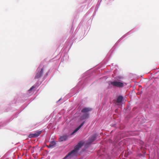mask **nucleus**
Listing matches in <instances>:
<instances>
[{
  "mask_svg": "<svg viewBox=\"0 0 159 159\" xmlns=\"http://www.w3.org/2000/svg\"><path fill=\"white\" fill-rule=\"evenodd\" d=\"M84 143L82 141L79 142L74 148V149L69 152L63 159H69L72 157L76 155L80 148L84 144Z\"/></svg>",
  "mask_w": 159,
  "mask_h": 159,
  "instance_id": "nucleus-1",
  "label": "nucleus"
},
{
  "mask_svg": "<svg viewBox=\"0 0 159 159\" xmlns=\"http://www.w3.org/2000/svg\"><path fill=\"white\" fill-rule=\"evenodd\" d=\"M127 85L126 83L123 81H120L118 80L114 79L112 81H109L108 82V88H111L112 87H117L122 88L124 87V84Z\"/></svg>",
  "mask_w": 159,
  "mask_h": 159,
  "instance_id": "nucleus-2",
  "label": "nucleus"
},
{
  "mask_svg": "<svg viewBox=\"0 0 159 159\" xmlns=\"http://www.w3.org/2000/svg\"><path fill=\"white\" fill-rule=\"evenodd\" d=\"M93 109L90 107H84L81 111L84 114L80 117L81 120H83L88 119L90 117L89 111H92Z\"/></svg>",
  "mask_w": 159,
  "mask_h": 159,
  "instance_id": "nucleus-3",
  "label": "nucleus"
},
{
  "mask_svg": "<svg viewBox=\"0 0 159 159\" xmlns=\"http://www.w3.org/2000/svg\"><path fill=\"white\" fill-rule=\"evenodd\" d=\"M43 67L40 65L36 71L34 77L35 79H38L42 76L43 72Z\"/></svg>",
  "mask_w": 159,
  "mask_h": 159,
  "instance_id": "nucleus-4",
  "label": "nucleus"
},
{
  "mask_svg": "<svg viewBox=\"0 0 159 159\" xmlns=\"http://www.w3.org/2000/svg\"><path fill=\"white\" fill-rule=\"evenodd\" d=\"M98 136V135L96 133L93 134L89 138L87 143L89 144H91L96 140Z\"/></svg>",
  "mask_w": 159,
  "mask_h": 159,
  "instance_id": "nucleus-5",
  "label": "nucleus"
},
{
  "mask_svg": "<svg viewBox=\"0 0 159 159\" xmlns=\"http://www.w3.org/2000/svg\"><path fill=\"white\" fill-rule=\"evenodd\" d=\"M109 1H100V2H98V4L96 5V9L95 10V12H96L98 10V9L99 7V6H100V4L101 2L106 3V4H108V2H109Z\"/></svg>",
  "mask_w": 159,
  "mask_h": 159,
  "instance_id": "nucleus-6",
  "label": "nucleus"
},
{
  "mask_svg": "<svg viewBox=\"0 0 159 159\" xmlns=\"http://www.w3.org/2000/svg\"><path fill=\"white\" fill-rule=\"evenodd\" d=\"M85 122V121H83L82 123L77 128L75 129L74 131L71 134V135H73L83 125Z\"/></svg>",
  "mask_w": 159,
  "mask_h": 159,
  "instance_id": "nucleus-7",
  "label": "nucleus"
},
{
  "mask_svg": "<svg viewBox=\"0 0 159 159\" xmlns=\"http://www.w3.org/2000/svg\"><path fill=\"white\" fill-rule=\"evenodd\" d=\"M68 138V136L67 135H64L61 136L59 139V141L61 142L66 141Z\"/></svg>",
  "mask_w": 159,
  "mask_h": 159,
  "instance_id": "nucleus-8",
  "label": "nucleus"
},
{
  "mask_svg": "<svg viewBox=\"0 0 159 159\" xmlns=\"http://www.w3.org/2000/svg\"><path fill=\"white\" fill-rule=\"evenodd\" d=\"M56 144V142L55 141H51L50 142L49 144L47 146L48 148H53L55 147Z\"/></svg>",
  "mask_w": 159,
  "mask_h": 159,
  "instance_id": "nucleus-9",
  "label": "nucleus"
},
{
  "mask_svg": "<svg viewBox=\"0 0 159 159\" xmlns=\"http://www.w3.org/2000/svg\"><path fill=\"white\" fill-rule=\"evenodd\" d=\"M68 58V56L66 53H64L62 56L61 61H63L67 60Z\"/></svg>",
  "mask_w": 159,
  "mask_h": 159,
  "instance_id": "nucleus-10",
  "label": "nucleus"
},
{
  "mask_svg": "<svg viewBox=\"0 0 159 159\" xmlns=\"http://www.w3.org/2000/svg\"><path fill=\"white\" fill-rule=\"evenodd\" d=\"M35 88L34 85L28 91L27 95V96H30L31 95L32 93V90Z\"/></svg>",
  "mask_w": 159,
  "mask_h": 159,
  "instance_id": "nucleus-11",
  "label": "nucleus"
},
{
  "mask_svg": "<svg viewBox=\"0 0 159 159\" xmlns=\"http://www.w3.org/2000/svg\"><path fill=\"white\" fill-rule=\"evenodd\" d=\"M123 97L121 95L119 96L117 99V102L118 103H121L123 99Z\"/></svg>",
  "mask_w": 159,
  "mask_h": 159,
  "instance_id": "nucleus-12",
  "label": "nucleus"
},
{
  "mask_svg": "<svg viewBox=\"0 0 159 159\" xmlns=\"http://www.w3.org/2000/svg\"><path fill=\"white\" fill-rule=\"evenodd\" d=\"M131 33V31H129L126 34L124 35L120 39H119V40L117 42V43H116V44H117V43H118L122 39H123L124 38H125V37H126V36H128L129 34H130Z\"/></svg>",
  "mask_w": 159,
  "mask_h": 159,
  "instance_id": "nucleus-13",
  "label": "nucleus"
},
{
  "mask_svg": "<svg viewBox=\"0 0 159 159\" xmlns=\"http://www.w3.org/2000/svg\"><path fill=\"white\" fill-rule=\"evenodd\" d=\"M42 133V131H38L34 133L35 137H37L39 136Z\"/></svg>",
  "mask_w": 159,
  "mask_h": 159,
  "instance_id": "nucleus-14",
  "label": "nucleus"
},
{
  "mask_svg": "<svg viewBox=\"0 0 159 159\" xmlns=\"http://www.w3.org/2000/svg\"><path fill=\"white\" fill-rule=\"evenodd\" d=\"M29 137L30 138H35L34 133L30 134Z\"/></svg>",
  "mask_w": 159,
  "mask_h": 159,
  "instance_id": "nucleus-15",
  "label": "nucleus"
},
{
  "mask_svg": "<svg viewBox=\"0 0 159 159\" xmlns=\"http://www.w3.org/2000/svg\"><path fill=\"white\" fill-rule=\"evenodd\" d=\"M2 125V123H0V126H1V127H3L4 126Z\"/></svg>",
  "mask_w": 159,
  "mask_h": 159,
  "instance_id": "nucleus-16",
  "label": "nucleus"
},
{
  "mask_svg": "<svg viewBox=\"0 0 159 159\" xmlns=\"http://www.w3.org/2000/svg\"><path fill=\"white\" fill-rule=\"evenodd\" d=\"M61 100V98H60L57 101V102H59Z\"/></svg>",
  "mask_w": 159,
  "mask_h": 159,
  "instance_id": "nucleus-17",
  "label": "nucleus"
},
{
  "mask_svg": "<svg viewBox=\"0 0 159 159\" xmlns=\"http://www.w3.org/2000/svg\"><path fill=\"white\" fill-rule=\"evenodd\" d=\"M48 74V72H47L46 74V76H47Z\"/></svg>",
  "mask_w": 159,
  "mask_h": 159,
  "instance_id": "nucleus-18",
  "label": "nucleus"
}]
</instances>
